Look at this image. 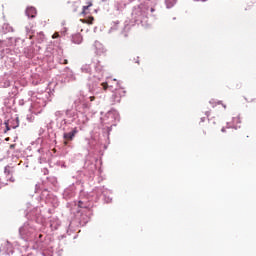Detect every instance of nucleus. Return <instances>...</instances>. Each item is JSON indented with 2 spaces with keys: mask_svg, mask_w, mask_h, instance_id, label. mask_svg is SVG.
Wrapping results in <instances>:
<instances>
[{
  "mask_svg": "<svg viewBox=\"0 0 256 256\" xmlns=\"http://www.w3.org/2000/svg\"><path fill=\"white\" fill-rule=\"evenodd\" d=\"M4 173L8 179V181H10V183H15V177L13 176V168H11V166H6L4 168Z\"/></svg>",
  "mask_w": 256,
  "mask_h": 256,
  "instance_id": "2",
  "label": "nucleus"
},
{
  "mask_svg": "<svg viewBox=\"0 0 256 256\" xmlns=\"http://www.w3.org/2000/svg\"><path fill=\"white\" fill-rule=\"evenodd\" d=\"M94 100H95V96H91L90 101H94Z\"/></svg>",
  "mask_w": 256,
  "mask_h": 256,
  "instance_id": "13",
  "label": "nucleus"
},
{
  "mask_svg": "<svg viewBox=\"0 0 256 256\" xmlns=\"http://www.w3.org/2000/svg\"><path fill=\"white\" fill-rule=\"evenodd\" d=\"M75 135H77V128H74L73 131L69 133H64L63 137L65 141H73V139L75 138Z\"/></svg>",
  "mask_w": 256,
  "mask_h": 256,
  "instance_id": "3",
  "label": "nucleus"
},
{
  "mask_svg": "<svg viewBox=\"0 0 256 256\" xmlns=\"http://www.w3.org/2000/svg\"><path fill=\"white\" fill-rule=\"evenodd\" d=\"M123 95H125V90L116 88L114 94L112 95L114 103H121V97H123Z\"/></svg>",
  "mask_w": 256,
  "mask_h": 256,
  "instance_id": "1",
  "label": "nucleus"
},
{
  "mask_svg": "<svg viewBox=\"0 0 256 256\" xmlns=\"http://www.w3.org/2000/svg\"><path fill=\"white\" fill-rule=\"evenodd\" d=\"M101 86L103 87L104 91H107V89H109V87H113V86H109V84L107 82H103L101 84Z\"/></svg>",
  "mask_w": 256,
  "mask_h": 256,
  "instance_id": "9",
  "label": "nucleus"
},
{
  "mask_svg": "<svg viewBox=\"0 0 256 256\" xmlns=\"http://www.w3.org/2000/svg\"><path fill=\"white\" fill-rule=\"evenodd\" d=\"M67 63H69V61H67V60H64V65H67Z\"/></svg>",
  "mask_w": 256,
  "mask_h": 256,
  "instance_id": "16",
  "label": "nucleus"
},
{
  "mask_svg": "<svg viewBox=\"0 0 256 256\" xmlns=\"http://www.w3.org/2000/svg\"><path fill=\"white\" fill-rule=\"evenodd\" d=\"M222 106L224 107V109H227V105H225V104H222Z\"/></svg>",
  "mask_w": 256,
  "mask_h": 256,
  "instance_id": "17",
  "label": "nucleus"
},
{
  "mask_svg": "<svg viewBox=\"0 0 256 256\" xmlns=\"http://www.w3.org/2000/svg\"><path fill=\"white\" fill-rule=\"evenodd\" d=\"M241 117L236 116L232 118V126L234 129H239L241 126Z\"/></svg>",
  "mask_w": 256,
  "mask_h": 256,
  "instance_id": "6",
  "label": "nucleus"
},
{
  "mask_svg": "<svg viewBox=\"0 0 256 256\" xmlns=\"http://www.w3.org/2000/svg\"><path fill=\"white\" fill-rule=\"evenodd\" d=\"M207 117H209V112L206 113Z\"/></svg>",
  "mask_w": 256,
  "mask_h": 256,
  "instance_id": "20",
  "label": "nucleus"
},
{
  "mask_svg": "<svg viewBox=\"0 0 256 256\" xmlns=\"http://www.w3.org/2000/svg\"><path fill=\"white\" fill-rule=\"evenodd\" d=\"M67 141H69V140H65L64 141V145H68L69 144V142H67Z\"/></svg>",
  "mask_w": 256,
  "mask_h": 256,
  "instance_id": "15",
  "label": "nucleus"
},
{
  "mask_svg": "<svg viewBox=\"0 0 256 256\" xmlns=\"http://www.w3.org/2000/svg\"><path fill=\"white\" fill-rule=\"evenodd\" d=\"M218 105H223V102L219 101V102H218Z\"/></svg>",
  "mask_w": 256,
  "mask_h": 256,
  "instance_id": "18",
  "label": "nucleus"
},
{
  "mask_svg": "<svg viewBox=\"0 0 256 256\" xmlns=\"http://www.w3.org/2000/svg\"><path fill=\"white\" fill-rule=\"evenodd\" d=\"M221 131H222V133H226L227 132V130L225 128H222Z\"/></svg>",
  "mask_w": 256,
  "mask_h": 256,
  "instance_id": "14",
  "label": "nucleus"
},
{
  "mask_svg": "<svg viewBox=\"0 0 256 256\" xmlns=\"http://www.w3.org/2000/svg\"><path fill=\"white\" fill-rule=\"evenodd\" d=\"M113 81H114V83H117V79H114Z\"/></svg>",
  "mask_w": 256,
  "mask_h": 256,
  "instance_id": "19",
  "label": "nucleus"
},
{
  "mask_svg": "<svg viewBox=\"0 0 256 256\" xmlns=\"http://www.w3.org/2000/svg\"><path fill=\"white\" fill-rule=\"evenodd\" d=\"M89 7H93V3L92 2H87L86 6H83L82 8V15H87V10L89 9Z\"/></svg>",
  "mask_w": 256,
  "mask_h": 256,
  "instance_id": "7",
  "label": "nucleus"
},
{
  "mask_svg": "<svg viewBox=\"0 0 256 256\" xmlns=\"http://www.w3.org/2000/svg\"><path fill=\"white\" fill-rule=\"evenodd\" d=\"M52 39H59V33H54L52 36Z\"/></svg>",
  "mask_w": 256,
  "mask_h": 256,
  "instance_id": "10",
  "label": "nucleus"
},
{
  "mask_svg": "<svg viewBox=\"0 0 256 256\" xmlns=\"http://www.w3.org/2000/svg\"><path fill=\"white\" fill-rule=\"evenodd\" d=\"M10 149H15V144H11Z\"/></svg>",
  "mask_w": 256,
  "mask_h": 256,
  "instance_id": "12",
  "label": "nucleus"
},
{
  "mask_svg": "<svg viewBox=\"0 0 256 256\" xmlns=\"http://www.w3.org/2000/svg\"><path fill=\"white\" fill-rule=\"evenodd\" d=\"M81 23H87L88 25H93V21H95V18L93 16H90L88 19H80Z\"/></svg>",
  "mask_w": 256,
  "mask_h": 256,
  "instance_id": "8",
  "label": "nucleus"
},
{
  "mask_svg": "<svg viewBox=\"0 0 256 256\" xmlns=\"http://www.w3.org/2000/svg\"><path fill=\"white\" fill-rule=\"evenodd\" d=\"M78 207L83 208V202L82 201L78 202Z\"/></svg>",
  "mask_w": 256,
  "mask_h": 256,
  "instance_id": "11",
  "label": "nucleus"
},
{
  "mask_svg": "<svg viewBox=\"0 0 256 256\" xmlns=\"http://www.w3.org/2000/svg\"><path fill=\"white\" fill-rule=\"evenodd\" d=\"M72 42L76 45H81V43H83V36H81V34H74L72 36Z\"/></svg>",
  "mask_w": 256,
  "mask_h": 256,
  "instance_id": "5",
  "label": "nucleus"
},
{
  "mask_svg": "<svg viewBox=\"0 0 256 256\" xmlns=\"http://www.w3.org/2000/svg\"><path fill=\"white\" fill-rule=\"evenodd\" d=\"M26 15L34 19L35 15H37V9H35V7H28L26 9Z\"/></svg>",
  "mask_w": 256,
  "mask_h": 256,
  "instance_id": "4",
  "label": "nucleus"
},
{
  "mask_svg": "<svg viewBox=\"0 0 256 256\" xmlns=\"http://www.w3.org/2000/svg\"><path fill=\"white\" fill-rule=\"evenodd\" d=\"M5 141H9V138H6Z\"/></svg>",
  "mask_w": 256,
  "mask_h": 256,
  "instance_id": "21",
  "label": "nucleus"
},
{
  "mask_svg": "<svg viewBox=\"0 0 256 256\" xmlns=\"http://www.w3.org/2000/svg\"><path fill=\"white\" fill-rule=\"evenodd\" d=\"M201 1H207V0H201Z\"/></svg>",
  "mask_w": 256,
  "mask_h": 256,
  "instance_id": "22",
  "label": "nucleus"
}]
</instances>
